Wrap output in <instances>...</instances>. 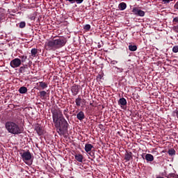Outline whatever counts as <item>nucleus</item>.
I'll use <instances>...</instances> for the list:
<instances>
[{
	"mask_svg": "<svg viewBox=\"0 0 178 178\" xmlns=\"http://www.w3.org/2000/svg\"><path fill=\"white\" fill-rule=\"evenodd\" d=\"M51 113L53 122L56 129L57 133H58L60 136L66 134L69 123H67V121L65 119V117H63V114L60 109L55 108L51 111Z\"/></svg>",
	"mask_w": 178,
	"mask_h": 178,
	"instance_id": "f257e3e1",
	"label": "nucleus"
},
{
	"mask_svg": "<svg viewBox=\"0 0 178 178\" xmlns=\"http://www.w3.org/2000/svg\"><path fill=\"white\" fill-rule=\"evenodd\" d=\"M65 45H66V39L56 36L52 40L46 42L44 47L47 51H56Z\"/></svg>",
	"mask_w": 178,
	"mask_h": 178,
	"instance_id": "f03ea898",
	"label": "nucleus"
},
{
	"mask_svg": "<svg viewBox=\"0 0 178 178\" xmlns=\"http://www.w3.org/2000/svg\"><path fill=\"white\" fill-rule=\"evenodd\" d=\"M5 127L8 133L11 134H21V133H23V129L19 124L12 121L6 122Z\"/></svg>",
	"mask_w": 178,
	"mask_h": 178,
	"instance_id": "7ed1b4c3",
	"label": "nucleus"
},
{
	"mask_svg": "<svg viewBox=\"0 0 178 178\" xmlns=\"http://www.w3.org/2000/svg\"><path fill=\"white\" fill-rule=\"evenodd\" d=\"M20 155L25 163H27L29 161H31V153H30L29 151L21 152Z\"/></svg>",
	"mask_w": 178,
	"mask_h": 178,
	"instance_id": "20e7f679",
	"label": "nucleus"
},
{
	"mask_svg": "<svg viewBox=\"0 0 178 178\" xmlns=\"http://www.w3.org/2000/svg\"><path fill=\"white\" fill-rule=\"evenodd\" d=\"M22 65V61L20 60V58H14L12 60L10 63V65L13 69H16V67H20V65Z\"/></svg>",
	"mask_w": 178,
	"mask_h": 178,
	"instance_id": "39448f33",
	"label": "nucleus"
},
{
	"mask_svg": "<svg viewBox=\"0 0 178 178\" xmlns=\"http://www.w3.org/2000/svg\"><path fill=\"white\" fill-rule=\"evenodd\" d=\"M132 12L136 16H140L141 17L145 16V12H144L143 10H139V8L137 7H134L132 9Z\"/></svg>",
	"mask_w": 178,
	"mask_h": 178,
	"instance_id": "423d86ee",
	"label": "nucleus"
},
{
	"mask_svg": "<svg viewBox=\"0 0 178 178\" xmlns=\"http://www.w3.org/2000/svg\"><path fill=\"white\" fill-rule=\"evenodd\" d=\"M71 91L73 95H77L79 94V92L80 91V86L77 85L73 86L71 88Z\"/></svg>",
	"mask_w": 178,
	"mask_h": 178,
	"instance_id": "0eeeda50",
	"label": "nucleus"
},
{
	"mask_svg": "<svg viewBox=\"0 0 178 178\" xmlns=\"http://www.w3.org/2000/svg\"><path fill=\"white\" fill-rule=\"evenodd\" d=\"M119 105L121 106H125V105H127V101L124 97L120 98V100L118 101Z\"/></svg>",
	"mask_w": 178,
	"mask_h": 178,
	"instance_id": "6e6552de",
	"label": "nucleus"
},
{
	"mask_svg": "<svg viewBox=\"0 0 178 178\" xmlns=\"http://www.w3.org/2000/svg\"><path fill=\"white\" fill-rule=\"evenodd\" d=\"M86 118V115H84V112L80 111L77 115H76V118L78 120H83Z\"/></svg>",
	"mask_w": 178,
	"mask_h": 178,
	"instance_id": "1a4fd4ad",
	"label": "nucleus"
},
{
	"mask_svg": "<svg viewBox=\"0 0 178 178\" xmlns=\"http://www.w3.org/2000/svg\"><path fill=\"white\" fill-rule=\"evenodd\" d=\"M92 148H94V146H92V145H91V144H86V145H85L86 152H91V149H92Z\"/></svg>",
	"mask_w": 178,
	"mask_h": 178,
	"instance_id": "9d476101",
	"label": "nucleus"
},
{
	"mask_svg": "<svg viewBox=\"0 0 178 178\" xmlns=\"http://www.w3.org/2000/svg\"><path fill=\"white\" fill-rule=\"evenodd\" d=\"M145 159L147 162H152L154 161V156L151 154H147L145 155Z\"/></svg>",
	"mask_w": 178,
	"mask_h": 178,
	"instance_id": "9b49d317",
	"label": "nucleus"
},
{
	"mask_svg": "<svg viewBox=\"0 0 178 178\" xmlns=\"http://www.w3.org/2000/svg\"><path fill=\"white\" fill-rule=\"evenodd\" d=\"M31 56L35 58L37 56V54H38V50L37 49H32L31 51Z\"/></svg>",
	"mask_w": 178,
	"mask_h": 178,
	"instance_id": "f8f14e48",
	"label": "nucleus"
},
{
	"mask_svg": "<svg viewBox=\"0 0 178 178\" xmlns=\"http://www.w3.org/2000/svg\"><path fill=\"white\" fill-rule=\"evenodd\" d=\"M19 92L20 94H26V92H27V88H26L24 86L19 88Z\"/></svg>",
	"mask_w": 178,
	"mask_h": 178,
	"instance_id": "ddd939ff",
	"label": "nucleus"
},
{
	"mask_svg": "<svg viewBox=\"0 0 178 178\" xmlns=\"http://www.w3.org/2000/svg\"><path fill=\"white\" fill-rule=\"evenodd\" d=\"M75 159L78 162H83V155H81V154H76L75 155Z\"/></svg>",
	"mask_w": 178,
	"mask_h": 178,
	"instance_id": "4468645a",
	"label": "nucleus"
},
{
	"mask_svg": "<svg viewBox=\"0 0 178 178\" xmlns=\"http://www.w3.org/2000/svg\"><path fill=\"white\" fill-rule=\"evenodd\" d=\"M127 8V5H126V3H121L119 4V9L120 10H124Z\"/></svg>",
	"mask_w": 178,
	"mask_h": 178,
	"instance_id": "2eb2a0df",
	"label": "nucleus"
},
{
	"mask_svg": "<svg viewBox=\"0 0 178 178\" xmlns=\"http://www.w3.org/2000/svg\"><path fill=\"white\" fill-rule=\"evenodd\" d=\"M40 97L42 99H45V97H47V92L44 90L40 92Z\"/></svg>",
	"mask_w": 178,
	"mask_h": 178,
	"instance_id": "dca6fc26",
	"label": "nucleus"
},
{
	"mask_svg": "<svg viewBox=\"0 0 178 178\" xmlns=\"http://www.w3.org/2000/svg\"><path fill=\"white\" fill-rule=\"evenodd\" d=\"M124 159L127 161H130V159H131V152L126 153L124 155Z\"/></svg>",
	"mask_w": 178,
	"mask_h": 178,
	"instance_id": "f3484780",
	"label": "nucleus"
},
{
	"mask_svg": "<svg viewBox=\"0 0 178 178\" xmlns=\"http://www.w3.org/2000/svg\"><path fill=\"white\" fill-rule=\"evenodd\" d=\"M26 69H27V65H24L23 66L19 67V73H24Z\"/></svg>",
	"mask_w": 178,
	"mask_h": 178,
	"instance_id": "a211bd4d",
	"label": "nucleus"
},
{
	"mask_svg": "<svg viewBox=\"0 0 178 178\" xmlns=\"http://www.w3.org/2000/svg\"><path fill=\"white\" fill-rule=\"evenodd\" d=\"M39 86L41 87L42 90H44L48 87V85L44 82H39Z\"/></svg>",
	"mask_w": 178,
	"mask_h": 178,
	"instance_id": "6ab92c4d",
	"label": "nucleus"
},
{
	"mask_svg": "<svg viewBox=\"0 0 178 178\" xmlns=\"http://www.w3.org/2000/svg\"><path fill=\"white\" fill-rule=\"evenodd\" d=\"M20 61H21V65L22 63H24L26 60H27V56H19Z\"/></svg>",
	"mask_w": 178,
	"mask_h": 178,
	"instance_id": "aec40b11",
	"label": "nucleus"
},
{
	"mask_svg": "<svg viewBox=\"0 0 178 178\" xmlns=\"http://www.w3.org/2000/svg\"><path fill=\"white\" fill-rule=\"evenodd\" d=\"M168 154L170 156H173V155H176V150L175 149H170L168 150Z\"/></svg>",
	"mask_w": 178,
	"mask_h": 178,
	"instance_id": "412c9836",
	"label": "nucleus"
},
{
	"mask_svg": "<svg viewBox=\"0 0 178 178\" xmlns=\"http://www.w3.org/2000/svg\"><path fill=\"white\" fill-rule=\"evenodd\" d=\"M129 51H132V52H134V51H137V46L136 45H129Z\"/></svg>",
	"mask_w": 178,
	"mask_h": 178,
	"instance_id": "4be33fe9",
	"label": "nucleus"
},
{
	"mask_svg": "<svg viewBox=\"0 0 178 178\" xmlns=\"http://www.w3.org/2000/svg\"><path fill=\"white\" fill-rule=\"evenodd\" d=\"M75 103L76 106H80L81 105V99L78 97L75 99Z\"/></svg>",
	"mask_w": 178,
	"mask_h": 178,
	"instance_id": "5701e85b",
	"label": "nucleus"
},
{
	"mask_svg": "<svg viewBox=\"0 0 178 178\" xmlns=\"http://www.w3.org/2000/svg\"><path fill=\"white\" fill-rule=\"evenodd\" d=\"M36 131H37L38 136H42V134L43 133L42 128H41V127L36 128Z\"/></svg>",
	"mask_w": 178,
	"mask_h": 178,
	"instance_id": "b1692460",
	"label": "nucleus"
},
{
	"mask_svg": "<svg viewBox=\"0 0 178 178\" xmlns=\"http://www.w3.org/2000/svg\"><path fill=\"white\" fill-rule=\"evenodd\" d=\"M84 30H86V31H89L90 29H91V26L90 24H86L84 26Z\"/></svg>",
	"mask_w": 178,
	"mask_h": 178,
	"instance_id": "393cba45",
	"label": "nucleus"
},
{
	"mask_svg": "<svg viewBox=\"0 0 178 178\" xmlns=\"http://www.w3.org/2000/svg\"><path fill=\"white\" fill-rule=\"evenodd\" d=\"M26 27V22H22L19 23V28L20 29H24Z\"/></svg>",
	"mask_w": 178,
	"mask_h": 178,
	"instance_id": "a878e982",
	"label": "nucleus"
},
{
	"mask_svg": "<svg viewBox=\"0 0 178 178\" xmlns=\"http://www.w3.org/2000/svg\"><path fill=\"white\" fill-rule=\"evenodd\" d=\"M172 52L175 54H177L178 52V46H174L172 48Z\"/></svg>",
	"mask_w": 178,
	"mask_h": 178,
	"instance_id": "bb28decb",
	"label": "nucleus"
},
{
	"mask_svg": "<svg viewBox=\"0 0 178 178\" xmlns=\"http://www.w3.org/2000/svg\"><path fill=\"white\" fill-rule=\"evenodd\" d=\"M175 176H176V174L172 173V174H169L168 176V178H175Z\"/></svg>",
	"mask_w": 178,
	"mask_h": 178,
	"instance_id": "cd10ccee",
	"label": "nucleus"
},
{
	"mask_svg": "<svg viewBox=\"0 0 178 178\" xmlns=\"http://www.w3.org/2000/svg\"><path fill=\"white\" fill-rule=\"evenodd\" d=\"M172 23H173L174 24H176V23H178V17H175V18L173 19Z\"/></svg>",
	"mask_w": 178,
	"mask_h": 178,
	"instance_id": "c85d7f7f",
	"label": "nucleus"
},
{
	"mask_svg": "<svg viewBox=\"0 0 178 178\" xmlns=\"http://www.w3.org/2000/svg\"><path fill=\"white\" fill-rule=\"evenodd\" d=\"M115 69H117L118 72L120 73H122L123 72V68H119L118 67H115Z\"/></svg>",
	"mask_w": 178,
	"mask_h": 178,
	"instance_id": "c756f323",
	"label": "nucleus"
},
{
	"mask_svg": "<svg viewBox=\"0 0 178 178\" xmlns=\"http://www.w3.org/2000/svg\"><path fill=\"white\" fill-rule=\"evenodd\" d=\"M67 109H65V110H64V111H63V113H64V115H65V116H67H67H69V115H67Z\"/></svg>",
	"mask_w": 178,
	"mask_h": 178,
	"instance_id": "7c9ffc66",
	"label": "nucleus"
},
{
	"mask_svg": "<svg viewBox=\"0 0 178 178\" xmlns=\"http://www.w3.org/2000/svg\"><path fill=\"white\" fill-rule=\"evenodd\" d=\"M174 30L176 31V33H178V25L174 26Z\"/></svg>",
	"mask_w": 178,
	"mask_h": 178,
	"instance_id": "2f4dec72",
	"label": "nucleus"
},
{
	"mask_svg": "<svg viewBox=\"0 0 178 178\" xmlns=\"http://www.w3.org/2000/svg\"><path fill=\"white\" fill-rule=\"evenodd\" d=\"M111 65H116L117 63H118V61H116V60H113V61H111Z\"/></svg>",
	"mask_w": 178,
	"mask_h": 178,
	"instance_id": "473e14b6",
	"label": "nucleus"
},
{
	"mask_svg": "<svg viewBox=\"0 0 178 178\" xmlns=\"http://www.w3.org/2000/svg\"><path fill=\"white\" fill-rule=\"evenodd\" d=\"M175 9H178V1L175 5Z\"/></svg>",
	"mask_w": 178,
	"mask_h": 178,
	"instance_id": "72a5a7b5",
	"label": "nucleus"
},
{
	"mask_svg": "<svg viewBox=\"0 0 178 178\" xmlns=\"http://www.w3.org/2000/svg\"><path fill=\"white\" fill-rule=\"evenodd\" d=\"M81 2H83V1H76V3H81Z\"/></svg>",
	"mask_w": 178,
	"mask_h": 178,
	"instance_id": "f704fd0d",
	"label": "nucleus"
},
{
	"mask_svg": "<svg viewBox=\"0 0 178 178\" xmlns=\"http://www.w3.org/2000/svg\"><path fill=\"white\" fill-rule=\"evenodd\" d=\"M164 2H165V3H169L170 2V1H165Z\"/></svg>",
	"mask_w": 178,
	"mask_h": 178,
	"instance_id": "c9c22d12",
	"label": "nucleus"
},
{
	"mask_svg": "<svg viewBox=\"0 0 178 178\" xmlns=\"http://www.w3.org/2000/svg\"><path fill=\"white\" fill-rule=\"evenodd\" d=\"M70 2H71V3H73L74 1H71Z\"/></svg>",
	"mask_w": 178,
	"mask_h": 178,
	"instance_id": "e433bc0d",
	"label": "nucleus"
}]
</instances>
